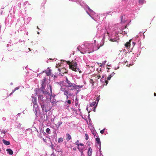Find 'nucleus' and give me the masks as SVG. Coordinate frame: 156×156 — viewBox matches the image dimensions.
<instances>
[{
    "label": "nucleus",
    "mask_w": 156,
    "mask_h": 156,
    "mask_svg": "<svg viewBox=\"0 0 156 156\" xmlns=\"http://www.w3.org/2000/svg\"><path fill=\"white\" fill-rule=\"evenodd\" d=\"M97 31L96 35V37L101 39L102 45L98 46V44L97 43L96 40L94 41V46L93 43L85 41L81 46H79L77 47V49L80 51L81 53L84 54L85 53L92 52L98 49L100 46H102L104 43L105 30L102 27H101L99 25L97 27Z\"/></svg>",
    "instance_id": "obj_1"
},
{
    "label": "nucleus",
    "mask_w": 156,
    "mask_h": 156,
    "mask_svg": "<svg viewBox=\"0 0 156 156\" xmlns=\"http://www.w3.org/2000/svg\"><path fill=\"white\" fill-rule=\"evenodd\" d=\"M46 79L44 78L41 81V87L40 90L42 92L44 95H40L38 97L39 102L41 105L43 111L47 112L50 110L48 106V101H49L50 97L52 95V87L51 85H49L50 93L48 92L44 91L45 87L46 85L45 82Z\"/></svg>",
    "instance_id": "obj_2"
},
{
    "label": "nucleus",
    "mask_w": 156,
    "mask_h": 156,
    "mask_svg": "<svg viewBox=\"0 0 156 156\" xmlns=\"http://www.w3.org/2000/svg\"><path fill=\"white\" fill-rule=\"evenodd\" d=\"M120 24H115L113 26L112 31L111 33L107 32L108 36V39L112 42L116 41L119 39V34L125 35L127 34V29H126V27H120Z\"/></svg>",
    "instance_id": "obj_3"
},
{
    "label": "nucleus",
    "mask_w": 156,
    "mask_h": 156,
    "mask_svg": "<svg viewBox=\"0 0 156 156\" xmlns=\"http://www.w3.org/2000/svg\"><path fill=\"white\" fill-rule=\"evenodd\" d=\"M83 86V85H77L75 83H71L66 77L65 84L62 86L60 90L73 93L77 94L80 90L79 88H82Z\"/></svg>",
    "instance_id": "obj_4"
},
{
    "label": "nucleus",
    "mask_w": 156,
    "mask_h": 156,
    "mask_svg": "<svg viewBox=\"0 0 156 156\" xmlns=\"http://www.w3.org/2000/svg\"><path fill=\"white\" fill-rule=\"evenodd\" d=\"M142 36H143V38H144L145 36L144 34L142 33H139L136 35L135 38L133 39L134 41L132 42V45H133V47L132 49V50L134 49L135 47L134 46L135 44H136L137 46V50L134 51L135 55L138 53L137 55V57H138V55H139L140 53L141 48H140V47L141 46V42L140 40Z\"/></svg>",
    "instance_id": "obj_5"
},
{
    "label": "nucleus",
    "mask_w": 156,
    "mask_h": 156,
    "mask_svg": "<svg viewBox=\"0 0 156 156\" xmlns=\"http://www.w3.org/2000/svg\"><path fill=\"white\" fill-rule=\"evenodd\" d=\"M130 16L128 14H122L120 16L121 23L117 24H120V27H126L129 25V23L131 21V19L130 18Z\"/></svg>",
    "instance_id": "obj_6"
},
{
    "label": "nucleus",
    "mask_w": 156,
    "mask_h": 156,
    "mask_svg": "<svg viewBox=\"0 0 156 156\" xmlns=\"http://www.w3.org/2000/svg\"><path fill=\"white\" fill-rule=\"evenodd\" d=\"M70 1L76 2L78 4H79L83 8L88 15L91 16V14L93 15L94 13L89 7L85 3L83 2L80 0H69Z\"/></svg>",
    "instance_id": "obj_7"
},
{
    "label": "nucleus",
    "mask_w": 156,
    "mask_h": 156,
    "mask_svg": "<svg viewBox=\"0 0 156 156\" xmlns=\"http://www.w3.org/2000/svg\"><path fill=\"white\" fill-rule=\"evenodd\" d=\"M70 69L75 72H77L80 70L79 68L77 66L76 62L73 61L70 64H69Z\"/></svg>",
    "instance_id": "obj_8"
},
{
    "label": "nucleus",
    "mask_w": 156,
    "mask_h": 156,
    "mask_svg": "<svg viewBox=\"0 0 156 156\" xmlns=\"http://www.w3.org/2000/svg\"><path fill=\"white\" fill-rule=\"evenodd\" d=\"M33 111L34 112L36 116L37 117L40 113L39 108L37 105H33Z\"/></svg>",
    "instance_id": "obj_9"
},
{
    "label": "nucleus",
    "mask_w": 156,
    "mask_h": 156,
    "mask_svg": "<svg viewBox=\"0 0 156 156\" xmlns=\"http://www.w3.org/2000/svg\"><path fill=\"white\" fill-rule=\"evenodd\" d=\"M93 12L94 13V14L93 15L91 14V16L88 15L93 19L95 21L97 22L98 23H100L101 21L99 20L100 19V17L98 15L96 16V14L94 11L92 10Z\"/></svg>",
    "instance_id": "obj_10"
},
{
    "label": "nucleus",
    "mask_w": 156,
    "mask_h": 156,
    "mask_svg": "<svg viewBox=\"0 0 156 156\" xmlns=\"http://www.w3.org/2000/svg\"><path fill=\"white\" fill-rule=\"evenodd\" d=\"M61 91L64 92V94L66 96L67 99H68V98L69 96H74L75 95V94H76L74 93H73L67 91H65V90H61Z\"/></svg>",
    "instance_id": "obj_11"
},
{
    "label": "nucleus",
    "mask_w": 156,
    "mask_h": 156,
    "mask_svg": "<svg viewBox=\"0 0 156 156\" xmlns=\"http://www.w3.org/2000/svg\"><path fill=\"white\" fill-rule=\"evenodd\" d=\"M101 82L102 85V87H103L104 85H106L108 83V82L106 80V78H105L104 76H102L101 79L100 80Z\"/></svg>",
    "instance_id": "obj_12"
},
{
    "label": "nucleus",
    "mask_w": 156,
    "mask_h": 156,
    "mask_svg": "<svg viewBox=\"0 0 156 156\" xmlns=\"http://www.w3.org/2000/svg\"><path fill=\"white\" fill-rule=\"evenodd\" d=\"M123 51L124 52V55H122V54L121 53H120L119 55V56L118 57L117 59L118 58V59H122L124 58V55L126 56V55H129L130 53L129 51H126L124 52V51Z\"/></svg>",
    "instance_id": "obj_13"
},
{
    "label": "nucleus",
    "mask_w": 156,
    "mask_h": 156,
    "mask_svg": "<svg viewBox=\"0 0 156 156\" xmlns=\"http://www.w3.org/2000/svg\"><path fill=\"white\" fill-rule=\"evenodd\" d=\"M40 120H41V121L43 122L47 121L48 120V117L47 115H46V117H45V115H41L40 116Z\"/></svg>",
    "instance_id": "obj_14"
},
{
    "label": "nucleus",
    "mask_w": 156,
    "mask_h": 156,
    "mask_svg": "<svg viewBox=\"0 0 156 156\" xmlns=\"http://www.w3.org/2000/svg\"><path fill=\"white\" fill-rule=\"evenodd\" d=\"M9 18H7L5 19V23L6 25H10L12 24V23L11 22V21H10L9 20Z\"/></svg>",
    "instance_id": "obj_15"
},
{
    "label": "nucleus",
    "mask_w": 156,
    "mask_h": 156,
    "mask_svg": "<svg viewBox=\"0 0 156 156\" xmlns=\"http://www.w3.org/2000/svg\"><path fill=\"white\" fill-rule=\"evenodd\" d=\"M125 6L124 5H120L116 9V12H119L120 11H122L123 9H124L125 8Z\"/></svg>",
    "instance_id": "obj_16"
},
{
    "label": "nucleus",
    "mask_w": 156,
    "mask_h": 156,
    "mask_svg": "<svg viewBox=\"0 0 156 156\" xmlns=\"http://www.w3.org/2000/svg\"><path fill=\"white\" fill-rule=\"evenodd\" d=\"M95 141L96 143L98 145V146H101V142L100 141V139L99 137L98 136H97V137L95 138Z\"/></svg>",
    "instance_id": "obj_17"
},
{
    "label": "nucleus",
    "mask_w": 156,
    "mask_h": 156,
    "mask_svg": "<svg viewBox=\"0 0 156 156\" xmlns=\"http://www.w3.org/2000/svg\"><path fill=\"white\" fill-rule=\"evenodd\" d=\"M83 60L84 62L86 63L87 66H89V64L90 63V61H89L86 57H83Z\"/></svg>",
    "instance_id": "obj_18"
},
{
    "label": "nucleus",
    "mask_w": 156,
    "mask_h": 156,
    "mask_svg": "<svg viewBox=\"0 0 156 156\" xmlns=\"http://www.w3.org/2000/svg\"><path fill=\"white\" fill-rule=\"evenodd\" d=\"M92 152V150L91 147H89L88 149L87 154L89 156H91Z\"/></svg>",
    "instance_id": "obj_19"
},
{
    "label": "nucleus",
    "mask_w": 156,
    "mask_h": 156,
    "mask_svg": "<svg viewBox=\"0 0 156 156\" xmlns=\"http://www.w3.org/2000/svg\"><path fill=\"white\" fill-rule=\"evenodd\" d=\"M65 80L60 81L59 82H57L56 83H57L58 85H59L61 87L60 89L61 88V87L63 85L65 84Z\"/></svg>",
    "instance_id": "obj_20"
},
{
    "label": "nucleus",
    "mask_w": 156,
    "mask_h": 156,
    "mask_svg": "<svg viewBox=\"0 0 156 156\" xmlns=\"http://www.w3.org/2000/svg\"><path fill=\"white\" fill-rule=\"evenodd\" d=\"M131 40H130L129 42H127L126 44H125V47L129 49V48L130 47V42Z\"/></svg>",
    "instance_id": "obj_21"
},
{
    "label": "nucleus",
    "mask_w": 156,
    "mask_h": 156,
    "mask_svg": "<svg viewBox=\"0 0 156 156\" xmlns=\"http://www.w3.org/2000/svg\"><path fill=\"white\" fill-rule=\"evenodd\" d=\"M71 139V135L69 133H67L66 135V140L68 141Z\"/></svg>",
    "instance_id": "obj_22"
},
{
    "label": "nucleus",
    "mask_w": 156,
    "mask_h": 156,
    "mask_svg": "<svg viewBox=\"0 0 156 156\" xmlns=\"http://www.w3.org/2000/svg\"><path fill=\"white\" fill-rule=\"evenodd\" d=\"M6 151H7L8 153L9 154L12 155L13 154V151L10 148L7 149Z\"/></svg>",
    "instance_id": "obj_23"
},
{
    "label": "nucleus",
    "mask_w": 156,
    "mask_h": 156,
    "mask_svg": "<svg viewBox=\"0 0 156 156\" xmlns=\"http://www.w3.org/2000/svg\"><path fill=\"white\" fill-rule=\"evenodd\" d=\"M136 58L135 56H133L132 57H131V61H132V63L131 62H130V64H129V65L130 66H132V65H133V64L134 63L133 62V61H135V59H136Z\"/></svg>",
    "instance_id": "obj_24"
},
{
    "label": "nucleus",
    "mask_w": 156,
    "mask_h": 156,
    "mask_svg": "<svg viewBox=\"0 0 156 156\" xmlns=\"http://www.w3.org/2000/svg\"><path fill=\"white\" fill-rule=\"evenodd\" d=\"M21 125V124L17 122H16L15 124V126L16 128H20Z\"/></svg>",
    "instance_id": "obj_25"
},
{
    "label": "nucleus",
    "mask_w": 156,
    "mask_h": 156,
    "mask_svg": "<svg viewBox=\"0 0 156 156\" xmlns=\"http://www.w3.org/2000/svg\"><path fill=\"white\" fill-rule=\"evenodd\" d=\"M3 143L6 145H8L10 144V142L9 141H7L4 139L2 140Z\"/></svg>",
    "instance_id": "obj_26"
},
{
    "label": "nucleus",
    "mask_w": 156,
    "mask_h": 156,
    "mask_svg": "<svg viewBox=\"0 0 156 156\" xmlns=\"http://www.w3.org/2000/svg\"><path fill=\"white\" fill-rule=\"evenodd\" d=\"M75 144H76L78 146H84V144L81 143H79V140H77L76 142L75 143Z\"/></svg>",
    "instance_id": "obj_27"
},
{
    "label": "nucleus",
    "mask_w": 156,
    "mask_h": 156,
    "mask_svg": "<svg viewBox=\"0 0 156 156\" xmlns=\"http://www.w3.org/2000/svg\"><path fill=\"white\" fill-rule=\"evenodd\" d=\"M77 148L80 152H83L84 150V148L83 147H80L79 146L77 147Z\"/></svg>",
    "instance_id": "obj_28"
},
{
    "label": "nucleus",
    "mask_w": 156,
    "mask_h": 156,
    "mask_svg": "<svg viewBox=\"0 0 156 156\" xmlns=\"http://www.w3.org/2000/svg\"><path fill=\"white\" fill-rule=\"evenodd\" d=\"M88 105L87 106V108H86V110L88 112V119L89 120V121L90 122V121H91V119L90 118V114H89V113L90 112V110H91V109L89 111L88 110Z\"/></svg>",
    "instance_id": "obj_29"
},
{
    "label": "nucleus",
    "mask_w": 156,
    "mask_h": 156,
    "mask_svg": "<svg viewBox=\"0 0 156 156\" xmlns=\"http://www.w3.org/2000/svg\"><path fill=\"white\" fill-rule=\"evenodd\" d=\"M145 0H139V3L140 5H142L144 3H145Z\"/></svg>",
    "instance_id": "obj_30"
},
{
    "label": "nucleus",
    "mask_w": 156,
    "mask_h": 156,
    "mask_svg": "<svg viewBox=\"0 0 156 156\" xmlns=\"http://www.w3.org/2000/svg\"><path fill=\"white\" fill-rule=\"evenodd\" d=\"M32 102L33 103V105H37V99L36 98H33Z\"/></svg>",
    "instance_id": "obj_31"
},
{
    "label": "nucleus",
    "mask_w": 156,
    "mask_h": 156,
    "mask_svg": "<svg viewBox=\"0 0 156 156\" xmlns=\"http://www.w3.org/2000/svg\"><path fill=\"white\" fill-rule=\"evenodd\" d=\"M62 122L61 121H59L58 122V123H57V124L56 125V127L57 129H58L59 128V127L62 124Z\"/></svg>",
    "instance_id": "obj_32"
},
{
    "label": "nucleus",
    "mask_w": 156,
    "mask_h": 156,
    "mask_svg": "<svg viewBox=\"0 0 156 156\" xmlns=\"http://www.w3.org/2000/svg\"><path fill=\"white\" fill-rule=\"evenodd\" d=\"M100 95L98 96V97H97L96 99V101H95L96 102V106L97 105L98 103V101L100 100Z\"/></svg>",
    "instance_id": "obj_33"
},
{
    "label": "nucleus",
    "mask_w": 156,
    "mask_h": 156,
    "mask_svg": "<svg viewBox=\"0 0 156 156\" xmlns=\"http://www.w3.org/2000/svg\"><path fill=\"white\" fill-rule=\"evenodd\" d=\"M96 101H93L92 103H91L89 105L90 106L92 107L93 106H94L95 105H96Z\"/></svg>",
    "instance_id": "obj_34"
},
{
    "label": "nucleus",
    "mask_w": 156,
    "mask_h": 156,
    "mask_svg": "<svg viewBox=\"0 0 156 156\" xmlns=\"http://www.w3.org/2000/svg\"><path fill=\"white\" fill-rule=\"evenodd\" d=\"M63 139L62 137L59 138L58 139V143H61L63 141Z\"/></svg>",
    "instance_id": "obj_35"
},
{
    "label": "nucleus",
    "mask_w": 156,
    "mask_h": 156,
    "mask_svg": "<svg viewBox=\"0 0 156 156\" xmlns=\"http://www.w3.org/2000/svg\"><path fill=\"white\" fill-rule=\"evenodd\" d=\"M39 132H40L41 133H42L44 135H46V133L44 132L43 130L42 129L40 130Z\"/></svg>",
    "instance_id": "obj_36"
},
{
    "label": "nucleus",
    "mask_w": 156,
    "mask_h": 156,
    "mask_svg": "<svg viewBox=\"0 0 156 156\" xmlns=\"http://www.w3.org/2000/svg\"><path fill=\"white\" fill-rule=\"evenodd\" d=\"M46 132L48 134H50L51 133V130L49 128H47L46 129Z\"/></svg>",
    "instance_id": "obj_37"
},
{
    "label": "nucleus",
    "mask_w": 156,
    "mask_h": 156,
    "mask_svg": "<svg viewBox=\"0 0 156 156\" xmlns=\"http://www.w3.org/2000/svg\"><path fill=\"white\" fill-rule=\"evenodd\" d=\"M97 147L99 149V153L100 154V155L102 154V153H101V146H99V147L97 146Z\"/></svg>",
    "instance_id": "obj_38"
},
{
    "label": "nucleus",
    "mask_w": 156,
    "mask_h": 156,
    "mask_svg": "<svg viewBox=\"0 0 156 156\" xmlns=\"http://www.w3.org/2000/svg\"><path fill=\"white\" fill-rule=\"evenodd\" d=\"M7 132V130H5V129L2 130L1 131V133H2L5 134Z\"/></svg>",
    "instance_id": "obj_39"
},
{
    "label": "nucleus",
    "mask_w": 156,
    "mask_h": 156,
    "mask_svg": "<svg viewBox=\"0 0 156 156\" xmlns=\"http://www.w3.org/2000/svg\"><path fill=\"white\" fill-rule=\"evenodd\" d=\"M37 132L38 133V134H37L38 136L40 138H42L41 133H39L38 130H37Z\"/></svg>",
    "instance_id": "obj_40"
},
{
    "label": "nucleus",
    "mask_w": 156,
    "mask_h": 156,
    "mask_svg": "<svg viewBox=\"0 0 156 156\" xmlns=\"http://www.w3.org/2000/svg\"><path fill=\"white\" fill-rule=\"evenodd\" d=\"M19 89V87H16L15 88V89L14 90H12V93H13L14 92H15V91Z\"/></svg>",
    "instance_id": "obj_41"
},
{
    "label": "nucleus",
    "mask_w": 156,
    "mask_h": 156,
    "mask_svg": "<svg viewBox=\"0 0 156 156\" xmlns=\"http://www.w3.org/2000/svg\"><path fill=\"white\" fill-rule=\"evenodd\" d=\"M31 20V17H28L27 18V23H28L29 22H30Z\"/></svg>",
    "instance_id": "obj_42"
},
{
    "label": "nucleus",
    "mask_w": 156,
    "mask_h": 156,
    "mask_svg": "<svg viewBox=\"0 0 156 156\" xmlns=\"http://www.w3.org/2000/svg\"><path fill=\"white\" fill-rule=\"evenodd\" d=\"M85 139L86 140H87L89 139V136L86 133L85 134Z\"/></svg>",
    "instance_id": "obj_43"
},
{
    "label": "nucleus",
    "mask_w": 156,
    "mask_h": 156,
    "mask_svg": "<svg viewBox=\"0 0 156 156\" xmlns=\"http://www.w3.org/2000/svg\"><path fill=\"white\" fill-rule=\"evenodd\" d=\"M105 128H104L103 129H102L101 130L100 132V133L101 134H103L105 132Z\"/></svg>",
    "instance_id": "obj_44"
},
{
    "label": "nucleus",
    "mask_w": 156,
    "mask_h": 156,
    "mask_svg": "<svg viewBox=\"0 0 156 156\" xmlns=\"http://www.w3.org/2000/svg\"><path fill=\"white\" fill-rule=\"evenodd\" d=\"M115 74V73L113 72L111 73L109 76L112 77Z\"/></svg>",
    "instance_id": "obj_45"
},
{
    "label": "nucleus",
    "mask_w": 156,
    "mask_h": 156,
    "mask_svg": "<svg viewBox=\"0 0 156 156\" xmlns=\"http://www.w3.org/2000/svg\"><path fill=\"white\" fill-rule=\"evenodd\" d=\"M46 0H44V2L43 3H42L41 5H42L44 6V4H45V3H46Z\"/></svg>",
    "instance_id": "obj_46"
},
{
    "label": "nucleus",
    "mask_w": 156,
    "mask_h": 156,
    "mask_svg": "<svg viewBox=\"0 0 156 156\" xmlns=\"http://www.w3.org/2000/svg\"><path fill=\"white\" fill-rule=\"evenodd\" d=\"M90 123H89V125L91 127H93V124L91 122V121H90V122H89Z\"/></svg>",
    "instance_id": "obj_47"
},
{
    "label": "nucleus",
    "mask_w": 156,
    "mask_h": 156,
    "mask_svg": "<svg viewBox=\"0 0 156 156\" xmlns=\"http://www.w3.org/2000/svg\"><path fill=\"white\" fill-rule=\"evenodd\" d=\"M19 42L20 43L23 42V44H24V43H25V41H24V40L22 41L21 40H19Z\"/></svg>",
    "instance_id": "obj_48"
},
{
    "label": "nucleus",
    "mask_w": 156,
    "mask_h": 156,
    "mask_svg": "<svg viewBox=\"0 0 156 156\" xmlns=\"http://www.w3.org/2000/svg\"><path fill=\"white\" fill-rule=\"evenodd\" d=\"M51 72L50 70L48 71V72H47L46 73V74H47V75L49 76L50 75V73Z\"/></svg>",
    "instance_id": "obj_49"
},
{
    "label": "nucleus",
    "mask_w": 156,
    "mask_h": 156,
    "mask_svg": "<svg viewBox=\"0 0 156 156\" xmlns=\"http://www.w3.org/2000/svg\"><path fill=\"white\" fill-rule=\"evenodd\" d=\"M51 148H52L53 149H55V148H54V145L52 144V143L51 142Z\"/></svg>",
    "instance_id": "obj_50"
},
{
    "label": "nucleus",
    "mask_w": 156,
    "mask_h": 156,
    "mask_svg": "<svg viewBox=\"0 0 156 156\" xmlns=\"http://www.w3.org/2000/svg\"><path fill=\"white\" fill-rule=\"evenodd\" d=\"M67 102L69 104H70L71 103V101L70 100H68Z\"/></svg>",
    "instance_id": "obj_51"
},
{
    "label": "nucleus",
    "mask_w": 156,
    "mask_h": 156,
    "mask_svg": "<svg viewBox=\"0 0 156 156\" xmlns=\"http://www.w3.org/2000/svg\"><path fill=\"white\" fill-rule=\"evenodd\" d=\"M90 83H94V82L93 81V80L92 79H90Z\"/></svg>",
    "instance_id": "obj_52"
},
{
    "label": "nucleus",
    "mask_w": 156,
    "mask_h": 156,
    "mask_svg": "<svg viewBox=\"0 0 156 156\" xmlns=\"http://www.w3.org/2000/svg\"><path fill=\"white\" fill-rule=\"evenodd\" d=\"M81 156H85L84 155L83 152H81Z\"/></svg>",
    "instance_id": "obj_53"
},
{
    "label": "nucleus",
    "mask_w": 156,
    "mask_h": 156,
    "mask_svg": "<svg viewBox=\"0 0 156 156\" xmlns=\"http://www.w3.org/2000/svg\"><path fill=\"white\" fill-rule=\"evenodd\" d=\"M111 77L109 76L108 77H107V80H110L111 79Z\"/></svg>",
    "instance_id": "obj_54"
},
{
    "label": "nucleus",
    "mask_w": 156,
    "mask_h": 156,
    "mask_svg": "<svg viewBox=\"0 0 156 156\" xmlns=\"http://www.w3.org/2000/svg\"><path fill=\"white\" fill-rule=\"evenodd\" d=\"M111 12H107L106 13H105V14H106V15H108V14Z\"/></svg>",
    "instance_id": "obj_55"
},
{
    "label": "nucleus",
    "mask_w": 156,
    "mask_h": 156,
    "mask_svg": "<svg viewBox=\"0 0 156 156\" xmlns=\"http://www.w3.org/2000/svg\"><path fill=\"white\" fill-rule=\"evenodd\" d=\"M2 119L3 121H4L6 120V118L5 117H3L2 118Z\"/></svg>",
    "instance_id": "obj_56"
},
{
    "label": "nucleus",
    "mask_w": 156,
    "mask_h": 156,
    "mask_svg": "<svg viewBox=\"0 0 156 156\" xmlns=\"http://www.w3.org/2000/svg\"><path fill=\"white\" fill-rule=\"evenodd\" d=\"M97 106L96 105L94 107V108L93 109V111H94V112H95V111H96V109H95V108H96V107Z\"/></svg>",
    "instance_id": "obj_57"
},
{
    "label": "nucleus",
    "mask_w": 156,
    "mask_h": 156,
    "mask_svg": "<svg viewBox=\"0 0 156 156\" xmlns=\"http://www.w3.org/2000/svg\"><path fill=\"white\" fill-rule=\"evenodd\" d=\"M127 0H122V2H124V3L126 2L127 1Z\"/></svg>",
    "instance_id": "obj_58"
},
{
    "label": "nucleus",
    "mask_w": 156,
    "mask_h": 156,
    "mask_svg": "<svg viewBox=\"0 0 156 156\" xmlns=\"http://www.w3.org/2000/svg\"><path fill=\"white\" fill-rule=\"evenodd\" d=\"M21 114V113H18V114L17 115H16V116H17V117H18L19 116H20V115Z\"/></svg>",
    "instance_id": "obj_59"
},
{
    "label": "nucleus",
    "mask_w": 156,
    "mask_h": 156,
    "mask_svg": "<svg viewBox=\"0 0 156 156\" xmlns=\"http://www.w3.org/2000/svg\"><path fill=\"white\" fill-rule=\"evenodd\" d=\"M119 68V66H118V67L117 68L116 67H115V68H114V69L116 70H117V69H118Z\"/></svg>",
    "instance_id": "obj_60"
},
{
    "label": "nucleus",
    "mask_w": 156,
    "mask_h": 156,
    "mask_svg": "<svg viewBox=\"0 0 156 156\" xmlns=\"http://www.w3.org/2000/svg\"><path fill=\"white\" fill-rule=\"evenodd\" d=\"M73 150H74V151H76V147H73Z\"/></svg>",
    "instance_id": "obj_61"
},
{
    "label": "nucleus",
    "mask_w": 156,
    "mask_h": 156,
    "mask_svg": "<svg viewBox=\"0 0 156 156\" xmlns=\"http://www.w3.org/2000/svg\"><path fill=\"white\" fill-rule=\"evenodd\" d=\"M54 77L55 78H57V75L55 74L54 75Z\"/></svg>",
    "instance_id": "obj_62"
},
{
    "label": "nucleus",
    "mask_w": 156,
    "mask_h": 156,
    "mask_svg": "<svg viewBox=\"0 0 156 156\" xmlns=\"http://www.w3.org/2000/svg\"><path fill=\"white\" fill-rule=\"evenodd\" d=\"M58 70L60 72V71H61V69H60L58 68Z\"/></svg>",
    "instance_id": "obj_63"
},
{
    "label": "nucleus",
    "mask_w": 156,
    "mask_h": 156,
    "mask_svg": "<svg viewBox=\"0 0 156 156\" xmlns=\"http://www.w3.org/2000/svg\"><path fill=\"white\" fill-rule=\"evenodd\" d=\"M83 83L84 84H85L86 83V82L85 81H83Z\"/></svg>",
    "instance_id": "obj_64"
}]
</instances>
